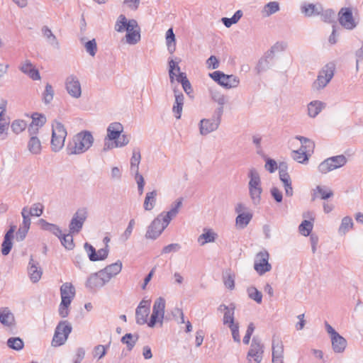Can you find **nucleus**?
Returning a JSON list of instances; mask_svg holds the SVG:
<instances>
[{
	"label": "nucleus",
	"instance_id": "e2e57ef3",
	"mask_svg": "<svg viewBox=\"0 0 363 363\" xmlns=\"http://www.w3.org/2000/svg\"><path fill=\"white\" fill-rule=\"evenodd\" d=\"M141 160L140 150L138 147L133 150V155L130 158V165L139 166Z\"/></svg>",
	"mask_w": 363,
	"mask_h": 363
},
{
	"label": "nucleus",
	"instance_id": "58836bf2",
	"mask_svg": "<svg viewBox=\"0 0 363 363\" xmlns=\"http://www.w3.org/2000/svg\"><path fill=\"white\" fill-rule=\"evenodd\" d=\"M353 220L351 217L345 216L342 219L341 224L338 228L340 235H345L353 227Z\"/></svg>",
	"mask_w": 363,
	"mask_h": 363
},
{
	"label": "nucleus",
	"instance_id": "c9c22d12",
	"mask_svg": "<svg viewBox=\"0 0 363 363\" xmlns=\"http://www.w3.org/2000/svg\"><path fill=\"white\" fill-rule=\"evenodd\" d=\"M279 4L277 1H270L264 5L262 10V14L264 17H269L279 11Z\"/></svg>",
	"mask_w": 363,
	"mask_h": 363
},
{
	"label": "nucleus",
	"instance_id": "20e7f679",
	"mask_svg": "<svg viewBox=\"0 0 363 363\" xmlns=\"http://www.w3.org/2000/svg\"><path fill=\"white\" fill-rule=\"evenodd\" d=\"M223 113V108H217L211 118H203L199 123V132L202 135H206L216 130L221 121V116Z\"/></svg>",
	"mask_w": 363,
	"mask_h": 363
},
{
	"label": "nucleus",
	"instance_id": "e433bc0d",
	"mask_svg": "<svg viewBox=\"0 0 363 363\" xmlns=\"http://www.w3.org/2000/svg\"><path fill=\"white\" fill-rule=\"evenodd\" d=\"M28 149L33 155H39L41 152L42 145L38 137H30L28 143Z\"/></svg>",
	"mask_w": 363,
	"mask_h": 363
},
{
	"label": "nucleus",
	"instance_id": "0e129e2a",
	"mask_svg": "<svg viewBox=\"0 0 363 363\" xmlns=\"http://www.w3.org/2000/svg\"><path fill=\"white\" fill-rule=\"evenodd\" d=\"M110 343L107 346L99 345L94 348V357H99V359L102 358L106 354V349L109 347Z\"/></svg>",
	"mask_w": 363,
	"mask_h": 363
},
{
	"label": "nucleus",
	"instance_id": "0eeeda50",
	"mask_svg": "<svg viewBox=\"0 0 363 363\" xmlns=\"http://www.w3.org/2000/svg\"><path fill=\"white\" fill-rule=\"evenodd\" d=\"M169 222L162 213L159 214L147 227L145 233L147 239L156 240L168 226Z\"/></svg>",
	"mask_w": 363,
	"mask_h": 363
},
{
	"label": "nucleus",
	"instance_id": "f8f14e48",
	"mask_svg": "<svg viewBox=\"0 0 363 363\" xmlns=\"http://www.w3.org/2000/svg\"><path fill=\"white\" fill-rule=\"evenodd\" d=\"M87 216L88 211L86 208H79L73 215L69 224L70 233H78L82 230Z\"/></svg>",
	"mask_w": 363,
	"mask_h": 363
},
{
	"label": "nucleus",
	"instance_id": "f03ea898",
	"mask_svg": "<svg viewBox=\"0 0 363 363\" xmlns=\"http://www.w3.org/2000/svg\"><path fill=\"white\" fill-rule=\"evenodd\" d=\"M94 137L89 130H83L73 137L67 145L69 155H79L86 152L94 143Z\"/></svg>",
	"mask_w": 363,
	"mask_h": 363
},
{
	"label": "nucleus",
	"instance_id": "6e6552de",
	"mask_svg": "<svg viewBox=\"0 0 363 363\" xmlns=\"http://www.w3.org/2000/svg\"><path fill=\"white\" fill-rule=\"evenodd\" d=\"M347 162V159L344 155L333 156L324 160L318 167L319 172L327 174L331 171L342 167Z\"/></svg>",
	"mask_w": 363,
	"mask_h": 363
},
{
	"label": "nucleus",
	"instance_id": "1a4fd4ad",
	"mask_svg": "<svg viewBox=\"0 0 363 363\" xmlns=\"http://www.w3.org/2000/svg\"><path fill=\"white\" fill-rule=\"evenodd\" d=\"M165 309V300L162 297L157 298L152 307V313L147 325L150 328L155 327L157 323L162 325Z\"/></svg>",
	"mask_w": 363,
	"mask_h": 363
},
{
	"label": "nucleus",
	"instance_id": "7c9ffc66",
	"mask_svg": "<svg viewBox=\"0 0 363 363\" xmlns=\"http://www.w3.org/2000/svg\"><path fill=\"white\" fill-rule=\"evenodd\" d=\"M157 196V191L156 190H153L146 194L143 203V208L145 211H150L154 208L156 204Z\"/></svg>",
	"mask_w": 363,
	"mask_h": 363
},
{
	"label": "nucleus",
	"instance_id": "de8ad7c7",
	"mask_svg": "<svg viewBox=\"0 0 363 363\" xmlns=\"http://www.w3.org/2000/svg\"><path fill=\"white\" fill-rule=\"evenodd\" d=\"M291 157L295 161L299 163H304L308 160L309 155L305 151L301 150L299 148V150H293L291 152Z\"/></svg>",
	"mask_w": 363,
	"mask_h": 363
},
{
	"label": "nucleus",
	"instance_id": "72a5a7b5",
	"mask_svg": "<svg viewBox=\"0 0 363 363\" xmlns=\"http://www.w3.org/2000/svg\"><path fill=\"white\" fill-rule=\"evenodd\" d=\"M325 107V104L320 101H313L308 105V114L311 118L317 116Z\"/></svg>",
	"mask_w": 363,
	"mask_h": 363
},
{
	"label": "nucleus",
	"instance_id": "a211bd4d",
	"mask_svg": "<svg viewBox=\"0 0 363 363\" xmlns=\"http://www.w3.org/2000/svg\"><path fill=\"white\" fill-rule=\"evenodd\" d=\"M16 225H11L9 230L4 235V241L1 244V253L3 255H9L12 249V240L13 238V234L16 230Z\"/></svg>",
	"mask_w": 363,
	"mask_h": 363
},
{
	"label": "nucleus",
	"instance_id": "6e6d98bb",
	"mask_svg": "<svg viewBox=\"0 0 363 363\" xmlns=\"http://www.w3.org/2000/svg\"><path fill=\"white\" fill-rule=\"evenodd\" d=\"M313 229V223L307 220H304L299 225V231L304 236H308Z\"/></svg>",
	"mask_w": 363,
	"mask_h": 363
},
{
	"label": "nucleus",
	"instance_id": "6ab92c4d",
	"mask_svg": "<svg viewBox=\"0 0 363 363\" xmlns=\"http://www.w3.org/2000/svg\"><path fill=\"white\" fill-rule=\"evenodd\" d=\"M264 345L261 340L257 337H254L252 340L250 348L247 352V359L249 362H252V356H256L258 358V354L263 355Z\"/></svg>",
	"mask_w": 363,
	"mask_h": 363
},
{
	"label": "nucleus",
	"instance_id": "9d476101",
	"mask_svg": "<svg viewBox=\"0 0 363 363\" xmlns=\"http://www.w3.org/2000/svg\"><path fill=\"white\" fill-rule=\"evenodd\" d=\"M335 65H326L319 72L317 79L313 84V88L316 90L323 89L330 82L334 75Z\"/></svg>",
	"mask_w": 363,
	"mask_h": 363
},
{
	"label": "nucleus",
	"instance_id": "09e8293b",
	"mask_svg": "<svg viewBox=\"0 0 363 363\" xmlns=\"http://www.w3.org/2000/svg\"><path fill=\"white\" fill-rule=\"evenodd\" d=\"M60 295L74 298L75 289L70 283L63 284L60 287Z\"/></svg>",
	"mask_w": 363,
	"mask_h": 363
},
{
	"label": "nucleus",
	"instance_id": "5701e85b",
	"mask_svg": "<svg viewBox=\"0 0 363 363\" xmlns=\"http://www.w3.org/2000/svg\"><path fill=\"white\" fill-rule=\"evenodd\" d=\"M0 323L6 327H13L14 325V315L8 307L0 308Z\"/></svg>",
	"mask_w": 363,
	"mask_h": 363
},
{
	"label": "nucleus",
	"instance_id": "79ce46f5",
	"mask_svg": "<svg viewBox=\"0 0 363 363\" xmlns=\"http://www.w3.org/2000/svg\"><path fill=\"white\" fill-rule=\"evenodd\" d=\"M235 306L234 303L230 304V308L224 312L223 323L224 325H233L234 322V314H235Z\"/></svg>",
	"mask_w": 363,
	"mask_h": 363
},
{
	"label": "nucleus",
	"instance_id": "4be33fe9",
	"mask_svg": "<svg viewBox=\"0 0 363 363\" xmlns=\"http://www.w3.org/2000/svg\"><path fill=\"white\" fill-rule=\"evenodd\" d=\"M333 196V191L326 186L318 185L313 190L312 201L319 198L323 200L330 199Z\"/></svg>",
	"mask_w": 363,
	"mask_h": 363
},
{
	"label": "nucleus",
	"instance_id": "dca6fc26",
	"mask_svg": "<svg viewBox=\"0 0 363 363\" xmlns=\"http://www.w3.org/2000/svg\"><path fill=\"white\" fill-rule=\"evenodd\" d=\"M279 179L284 184V187L285 189V194L287 196H292L294 191L291 185V180L289 174L286 172L287 165L285 162H281L279 166Z\"/></svg>",
	"mask_w": 363,
	"mask_h": 363
},
{
	"label": "nucleus",
	"instance_id": "13d9d810",
	"mask_svg": "<svg viewBox=\"0 0 363 363\" xmlns=\"http://www.w3.org/2000/svg\"><path fill=\"white\" fill-rule=\"evenodd\" d=\"M180 62V60H179L177 62H175L173 59H170L169 60V75L171 82L172 83L174 80V77L176 76L175 73L174 72V70H177V72H180V67L178 65H176L177 63H179Z\"/></svg>",
	"mask_w": 363,
	"mask_h": 363
},
{
	"label": "nucleus",
	"instance_id": "338daca9",
	"mask_svg": "<svg viewBox=\"0 0 363 363\" xmlns=\"http://www.w3.org/2000/svg\"><path fill=\"white\" fill-rule=\"evenodd\" d=\"M231 330L233 340L238 343H240V337L239 333V324L238 323L228 326Z\"/></svg>",
	"mask_w": 363,
	"mask_h": 363
},
{
	"label": "nucleus",
	"instance_id": "7ed1b4c3",
	"mask_svg": "<svg viewBox=\"0 0 363 363\" xmlns=\"http://www.w3.org/2000/svg\"><path fill=\"white\" fill-rule=\"evenodd\" d=\"M250 178L248 183L249 194L255 205H258L261 201L262 193V182L259 172L254 167L249 169L247 174Z\"/></svg>",
	"mask_w": 363,
	"mask_h": 363
},
{
	"label": "nucleus",
	"instance_id": "cd10ccee",
	"mask_svg": "<svg viewBox=\"0 0 363 363\" xmlns=\"http://www.w3.org/2000/svg\"><path fill=\"white\" fill-rule=\"evenodd\" d=\"M182 201L183 198H179L172 204L171 209L169 211L161 213L169 223L179 213V209L182 206Z\"/></svg>",
	"mask_w": 363,
	"mask_h": 363
},
{
	"label": "nucleus",
	"instance_id": "c756f323",
	"mask_svg": "<svg viewBox=\"0 0 363 363\" xmlns=\"http://www.w3.org/2000/svg\"><path fill=\"white\" fill-rule=\"evenodd\" d=\"M39 224L43 230L48 231L59 238H61L62 230L58 225L53 223H50L43 218L39 220Z\"/></svg>",
	"mask_w": 363,
	"mask_h": 363
},
{
	"label": "nucleus",
	"instance_id": "f704fd0d",
	"mask_svg": "<svg viewBox=\"0 0 363 363\" xmlns=\"http://www.w3.org/2000/svg\"><path fill=\"white\" fill-rule=\"evenodd\" d=\"M239 82L240 80L238 77L233 74L228 75L224 74L221 86L227 89L235 88L238 86Z\"/></svg>",
	"mask_w": 363,
	"mask_h": 363
},
{
	"label": "nucleus",
	"instance_id": "8fccbe9b",
	"mask_svg": "<svg viewBox=\"0 0 363 363\" xmlns=\"http://www.w3.org/2000/svg\"><path fill=\"white\" fill-rule=\"evenodd\" d=\"M72 233H69L67 235H62L61 238H60L62 245L67 249V250H72L74 247V244L73 242V236L72 235Z\"/></svg>",
	"mask_w": 363,
	"mask_h": 363
},
{
	"label": "nucleus",
	"instance_id": "a18cd8bd",
	"mask_svg": "<svg viewBox=\"0 0 363 363\" xmlns=\"http://www.w3.org/2000/svg\"><path fill=\"white\" fill-rule=\"evenodd\" d=\"M223 283L226 288L233 290L235 288V275L230 270L226 271L223 275Z\"/></svg>",
	"mask_w": 363,
	"mask_h": 363
},
{
	"label": "nucleus",
	"instance_id": "5fc2aeb1",
	"mask_svg": "<svg viewBox=\"0 0 363 363\" xmlns=\"http://www.w3.org/2000/svg\"><path fill=\"white\" fill-rule=\"evenodd\" d=\"M135 223L134 219L130 220L126 229L125 230L123 233L121 235L120 240L122 242H125L130 238V237L132 234Z\"/></svg>",
	"mask_w": 363,
	"mask_h": 363
},
{
	"label": "nucleus",
	"instance_id": "c03bdc74",
	"mask_svg": "<svg viewBox=\"0 0 363 363\" xmlns=\"http://www.w3.org/2000/svg\"><path fill=\"white\" fill-rule=\"evenodd\" d=\"M216 237V233L212 232L211 230H208L199 237L198 241L201 242V245H204L207 242H214Z\"/></svg>",
	"mask_w": 363,
	"mask_h": 363
},
{
	"label": "nucleus",
	"instance_id": "4468645a",
	"mask_svg": "<svg viewBox=\"0 0 363 363\" xmlns=\"http://www.w3.org/2000/svg\"><path fill=\"white\" fill-rule=\"evenodd\" d=\"M108 277L101 274V270L98 272L91 274L87 279L86 286L91 290H96L101 288L108 282Z\"/></svg>",
	"mask_w": 363,
	"mask_h": 363
},
{
	"label": "nucleus",
	"instance_id": "49530a36",
	"mask_svg": "<svg viewBox=\"0 0 363 363\" xmlns=\"http://www.w3.org/2000/svg\"><path fill=\"white\" fill-rule=\"evenodd\" d=\"M249 298L254 300L257 303H261L262 301V294L255 287L250 286L247 289Z\"/></svg>",
	"mask_w": 363,
	"mask_h": 363
},
{
	"label": "nucleus",
	"instance_id": "a878e982",
	"mask_svg": "<svg viewBox=\"0 0 363 363\" xmlns=\"http://www.w3.org/2000/svg\"><path fill=\"white\" fill-rule=\"evenodd\" d=\"M123 130V127L120 123H112L107 128V138L109 140H116L119 138Z\"/></svg>",
	"mask_w": 363,
	"mask_h": 363
},
{
	"label": "nucleus",
	"instance_id": "774afa93",
	"mask_svg": "<svg viewBox=\"0 0 363 363\" xmlns=\"http://www.w3.org/2000/svg\"><path fill=\"white\" fill-rule=\"evenodd\" d=\"M172 314L179 323H184V313L181 308H174L172 311Z\"/></svg>",
	"mask_w": 363,
	"mask_h": 363
},
{
	"label": "nucleus",
	"instance_id": "37998d69",
	"mask_svg": "<svg viewBox=\"0 0 363 363\" xmlns=\"http://www.w3.org/2000/svg\"><path fill=\"white\" fill-rule=\"evenodd\" d=\"M42 32L44 35V36L47 38L48 42L55 48H59V43L57 40L56 36L52 33L51 30L48 28L47 26H44L42 28Z\"/></svg>",
	"mask_w": 363,
	"mask_h": 363
},
{
	"label": "nucleus",
	"instance_id": "423d86ee",
	"mask_svg": "<svg viewBox=\"0 0 363 363\" xmlns=\"http://www.w3.org/2000/svg\"><path fill=\"white\" fill-rule=\"evenodd\" d=\"M72 330V327L70 323L67 320L60 321L55 328L52 345L53 347H59L64 345Z\"/></svg>",
	"mask_w": 363,
	"mask_h": 363
},
{
	"label": "nucleus",
	"instance_id": "052dcab7",
	"mask_svg": "<svg viewBox=\"0 0 363 363\" xmlns=\"http://www.w3.org/2000/svg\"><path fill=\"white\" fill-rule=\"evenodd\" d=\"M26 128V123L23 120H15L11 123V129L16 134L22 132Z\"/></svg>",
	"mask_w": 363,
	"mask_h": 363
},
{
	"label": "nucleus",
	"instance_id": "f3484780",
	"mask_svg": "<svg viewBox=\"0 0 363 363\" xmlns=\"http://www.w3.org/2000/svg\"><path fill=\"white\" fill-rule=\"evenodd\" d=\"M65 85L66 89L70 96L76 99H78L81 96V85L77 77L74 75L67 77L66 79Z\"/></svg>",
	"mask_w": 363,
	"mask_h": 363
},
{
	"label": "nucleus",
	"instance_id": "680f3d73",
	"mask_svg": "<svg viewBox=\"0 0 363 363\" xmlns=\"http://www.w3.org/2000/svg\"><path fill=\"white\" fill-rule=\"evenodd\" d=\"M43 213V206L40 203H34L29 210V213L32 216H40Z\"/></svg>",
	"mask_w": 363,
	"mask_h": 363
},
{
	"label": "nucleus",
	"instance_id": "2eb2a0df",
	"mask_svg": "<svg viewBox=\"0 0 363 363\" xmlns=\"http://www.w3.org/2000/svg\"><path fill=\"white\" fill-rule=\"evenodd\" d=\"M150 301L143 300L135 310V320L138 325L147 323V317L150 313Z\"/></svg>",
	"mask_w": 363,
	"mask_h": 363
},
{
	"label": "nucleus",
	"instance_id": "393cba45",
	"mask_svg": "<svg viewBox=\"0 0 363 363\" xmlns=\"http://www.w3.org/2000/svg\"><path fill=\"white\" fill-rule=\"evenodd\" d=\"M122 269V262L118 260L115 263L106 266L104 269H101V274L108 277V281L111 279L121 272Z\"/></svg>",
	"mask_w": 363,
	"mask_h": 363
},
{
	"label": "nucleus",
	"instance_id": "bb28decb",
	"mask_svg": "<svg viewBox=\"0 0 363 363\" xmlns=\"http://www.w3.org/2000/svg\"><path fill=\"white\" fill-rule=\"evenodd\" d=\"M332 347L335 352L341 353L344 352L347 346V340L339 333L331 337Z\"/></svg>",
	"mask_w": 363,
	"mask_h": 363
},
{
	"label": "nucleus",
	"instance_id": "ddd939ff",
	"mask_svg": "<svg viewBox=\"0 0 363 363\" xmlns=\"http://www.w3.org/2000/svg\"><path fill=\"white\" fill-rule=\"evenodd\" d=\"M338 17L340 25L345 28L352 30L357 26L350 8H342L338 13Z\"/></svg>",
	"mask_w": 363,
	"mask_h": 363
},
{
	"label": "nucleus",
	"instance_id": "b1692460",
	"mask_svg": "<svg viewBox=\"0 0 363 363\" xmlns=\"http://www.w3.org/2000/svg\"><path fill=\"white\" fill-rule=\"evenodd\" d=\"M174 92L175 101L172 107V112L174 113L175 118L177 119H179L182 116L184 97L182 93L177 91L175 89L174 90Z\"/></svg>",
	"mask_w": 363,
	"mask_h": 363
},
{
	"label": "nucleus",
	"instance_id": "aec40b11",
	"mask_svg": "<svg viewBox=\"0 0 363 363\" xmlns=\"http://www.w3.org/2000/svg\"><path fill=\"white\" fill-rule=\"evenodd\" d=\"M19 69L25 74H27L33 80L40 79V75L37 69L34 67L31 62L26 60L22 62L19 67Z\"/></svg>",
	"mask_w": 363,
	"mask_h": 363
},
{
	"label": "nucleus",
	"instance_id": "bf43d9fd",
	"mask_svg": "<svg viewBox=\"0 0 363 363\" xmlns=\"http://www.w3.org/2000/svg\"><path fill=\"white\" fill-rule=\"evenodd\" d=\"M84 48L86 51L92 57L96 55L97 52V45L96 40L94 38L85 43Z\"/></svg>",
	"mask_w": 363,
	"mask_h": 363
},
{
	"label": "nucleus",
	"instance_id": "2f4dec72",
	"mask_svg": "<svg viewBox=\"0 0 363 363\" xmlns=\"http://www.w3.org/2000/svg\"><path fill=\"white\" fill-rule=\"evenodd\" d=\"M252 216L253 215L250 211L238 215L235 218V224L238 228L244 229L247 227L252 220Z\"/></svg>",
	"mask_w": 363,
	"mask_h": 363
},
{
	"label": "nucleus",
	"instance_id": "3c124183",
	"mask_svg": "<svg viewBox=\"0 0 363 363\" xmlns=\"http://www.w3.org/2000/svg\"><path fill=\"white\" fill-rule=\"evenodd\" d=\"M84 250L86 252L90 261H91V262L98 261L96 250L91 244H89L88 242H85L84 245Z\"/></svg>",
	"mask_w": 363,
	"mask_h": 363
},
{
	"label": "nucleus",
	"instance_id": "c85d7f7f",
	"mask_svg": "<svg viewBox=\"0 0 363 363\" xmlns=\"http://www.w3.org/2000/svg\"><path fill=\"white\" fill-rule=\"evenodd\" d=\"M301 12L308 17L319 15L323 10L321 5L305 4L301 8Z\"/></svg>",
	"mask_w": 363,
	"mask_h": 363
},
{
	"label": "nucleus",
	"instance_id": "4d7b16f0",
	"mask_svg": "<svg viewBox=\"0 0 363 363\" xmlns=\"http://www.w3.org/2000/svg\"><path fill=\"white\" fill-rule=\"evenodd\" d=\"M46 122V118L43 114H40L38 113H34L32 115V122L30 124L42 127Z\"/></svg>",
	"mask_w": 363,
	"mask_h": 363
},
{
	"label": "nucleus",
	"instance_id": "864d4df0",
	"mask_svg": "<svg viewBox=\"0 0 363 363\" xmlns=\"http://www.w3.org/2000/svg\"><path fill=\"white\" fill-rule=\"evenodd\" d=\"M320 18L325 23H333L335 21V12L332 9L322 10Z\"/></svg>",
	"mask_w": 363,
	"mask_h": 363
},
{
	"label": "nucleus",
	"instance_id": "473e14b6",
	"mask_svg": "<svg viewBox=\"0 0 363 363\" xmlns=\"http://www.w3.org/2000/svg\"><path fill=\"white\" fill-rule=\"evenodd\" d=\"M138 339H139V335L137 333H135V334L126 333L125 335H123L121 337V342L123 344L126 345L127 350L128 351H131L133 349V347H135Z\"/></svg>",
	"mask_w": 363,
	"mask_h": 363
},
{
	"label": "nucleus",
	"instance_id": "ea45409f",
	"mask_svg": "<svg viewBox=\"0 0 363 363\" xmlns=\"http://www.w3.org/2000/svg\"><path fill=\"white\" fill-rule=\"evenodd\" d=\"M284 357V345L279 339L272 340V357Z\"/></svg>",
	"mask_w": 363,
	"mask_h": 363
},
{
	"label": "nucleus",
	"instance_id": "39448f33",
	"mask_svg": "<svg viewBox=\"0 0 363 363\" xmlns=\"http://www.w3.org/2000/svg\"><path fill=\"white\" fill-rule=\"evenodd\" d=\"M67 135L64 125L55 121L52 124L51 148L52 151L58 152L64 147Z\"/></svg>",
	"mask_w": 363,
	"mask_h": 363
},
{
	"label": "nucleus",
	"instance_id": "9b49d317",
	"mask_svg": "<svg viewBox=\"0 0 363 363\" xmlns=\"http://www.w3.org/2000/svg\"><path fill=\"white\" fill-rule=\"evenodd\" d=\"M269 255L267 250L260 251L256 255L254 269L259 275L271 271L272 265L269 262Z\"/></svg>",
	"mask_w": 363,
	"mask_h": 363
},
{
	"label": "nucleus",
	"instance_id": "603ef678",
	"mask_svg": "<svg viewBox=\"0 0 363 363\" xmlns=\"http://www.w3.org/2000/svg\"><path fill=\"white\" fill-rule=\"evenodd\" d=\"M54 96V90L52 86L50 84H47L45 86V91L43 94V100L45 104H49Z\"/></svg>",
	"mask_w": 363,
	"mask_h": 363
},
{
	"label": "nucleus",
	"instance_id": "f257e3e1",
	"mask_svg": "<svg viewBox=\"0 0 363 363\" xmlns=\"http://www.w3.org/2000/svg\"><path fill=\"white\" fill-rule=\"evenodd\" d=\"M115 30L118 33L127 32L125 35L126 43L129 45H135L140 40V28L135 19L128 20L125 15L121 14L116 22Z\"/></svg>",
	"mask_w": 363,
	"mask_h": 363
},
{
	"label": "nucleus",
	"instance_id": "a19ab883",
	"mask_svg": "<svg viewBox=\"0 0 363 363\" xmlns=\"http://www.w3.org/2000/svg\"><path fill=\"white\" fill-rule=\"evenodd\" d=\"M7 346L14 350L20 351L24 347V342L23 340L18 337H12L7 340Z\"/></svg>",
	"mask_w": 363,
	"mask_h": 363
},
{
	"label": "nucleus",
	"instance_id": "412c9836",
	"mask_svg": "<svg viewBox=\"0 0 363 363\" xmlns=\"http://www.w3.org/2000/svg\"><path fill=\"white\" fill-rule=\"evenodd\" d=\"M28 272L30 279L33 283H36L40 279L43 274L42 269L38 267V262L34 261L32 256L29 261Z\"/></svg>",
	"mask_w": 363,
	"mask_h": 363
},
{
	"label": "nucleus",
	"instance_id": "4c0bfd02",
	"mask_svg": "<svg viewBox=\"0 0 363 363\" xmlns=\"http://www.w3.org/2000/svg\"><path fill=\"white\" fill-rule=\"evenodd\" d=\"M166 43L169 52L173 54L176 50V39L172 28H169L166 33Z\"/></svg>",
	"mask_w": 363,
	"mask_h": 363
},
{
	"label": "nucleus",
	"instance_id": "69168bd1",
	"mask_svg": "<svg viewBox=\"0 0 363 363\" xmlns=\"http://www.w3.org/2000/svg\"><path fill=\"white\" fill-rule=\"evenodd\" d=\"M181 249V245L178 243H172L164 246L162 250V254H169L170 252H178Z\"/></svg>",
	"mask_w": 363,
	"mask_h": 363
}]
</instances>
